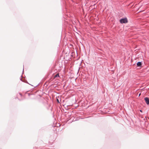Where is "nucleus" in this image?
Listing matches in <instances>:
<instances>
[{"label":"nucleus","mask_w":149,"mask_h":149,"mask_svg":"<svg viewBox=\"0 0 149 149\" xmlns=\"http://www.w3.org/2000/svg\"><path fill=\"white\" fill-rule=\"evenodd\" d=\"M137 66L138 67L140 66L141 65V62H138L137 63Z\"/></svg>","instance_id":"7ed1b4c3"},{"label":"nucleus","mask_w":149,"mask_h":149,"mask_svg":"<svg viewBox=\"0 0 149 149\" xmlns=\"http://www.w3.org/2000/svg\"><path fill=\"white\" fill-rule=\"evenodd\" d=\"M120 22L121 24L126 23H127L128 20L127 18H124L121 19L120 20Z\"/></svg>","instance_id":"f257e3e1"},{"label":"nucleus","mask_w":149,"mask_h":149,"mask_svg":"<svg viewBox=\"0 0 149 149\" xmlns=\"http://www.w3.org/2000/svg\"><path fill=\"white\" fill-rule=\"evenodd\" d=\"M59 77V74H57L54 76V78Z\"/></svg>","instance_id":"39448f33"},{"label":"nucleus","mask_w":149,"mask_h":149,"mask_svg":"<svg viewBox=\"0 0 149 149\" xmlns=\"http://www.w3.org/2000/svg\"><path fill=\"white\" fill-rule=\"evenodd\" d=\"M141 95V94L140 93L139 94V96L140 95Z\"/></svg>","instance_id":"0eeeda50"},{"label":"nucleus","mask_w":149,"mask_h":149,"mask_svg":"<svg viewBox=\"0 0 149 149\" xmlns=\"http://www.w3.org/2000/svg\"><path fill=\"white\" fill-rule=\"evenodd\" d=\"M144 100L146 103L147 104H149V98L148 97H146L144 98Z\"/></svg>","instance_id":"f03ea898"},{"label":"nucleus","mask_w":149,"mask_h":149,"mask_svg":"<svg viewBox=\"0 0 149 149\" xmlns=\"http://www.w3.org/2000/svg\"><path fill=\"white\" fill-rule=\"evenodd\" d=\"M56 122V125L55 126H57V127H59V126H60V125L59 124V123H58V124H57V122Z\"/></svg>","instance_id":"20e7f679"},{"label":"nucleus","mask_w":149,"mask_h":149,"mask_svg":"<svg viewBox=\"0 0 149 149\" xmlns=\"http://www.w3.org/2000/svg\"><path fill=\"white\" fill-rule=\"evenodd\" d=\"M57 101L58 102H59L58 100V99H57Z\"/></svg>","instance_id":"423d86ee"}]
</instances>
